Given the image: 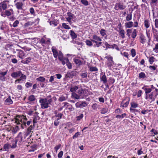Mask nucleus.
Segmentation results:
<instances>
[{"label": "nucleus", "instance_id": "1", "mask_svg": "<svg viewBox=\"0 0 158 158\" xmlns=\"http://www.w3.org/2000/svg\"><path fill=\"white\" fill-rule=\"evenodd\" d=\"M52 102V99H49L48 100L47 98H40L39 102L41 103V107L42 109L47 108L49 106V104H51Z\"/></svg>", "mask_w": 158, "mask_h": 158}, {"label": "nucleus", "instance_id": "2", "mask_svg": "<svg viewBox=\"0 0 158 158\" xmlns=\"http://www.w3.org/2000/svg\"><path fill=\"white\" fill-rule=\"evenodd\" d=\"M127 6L122 2H117L116 3L114 8L116 10H123Z\"/></svg>", "mask_w": 158, "mask_h": 158}, {"label": "nucleus", "instance_id": "3", "mask_svg": "<svg viewBox=\"0 0 158 158\" xmlns=\"http://www.w3.org/2000/svg\"><path fill=\"white\" fill-rule=\"evenodd\" d=\"M105 58L107 59L108 62L106 64L107 66L108 67L109 69H111L112 66L114 64V61H113V57L110 55H108Z\"/></svg>", "mask_w": 158, "mask_h": 158}, {"label": "nucleus", "instance_id": "4", "mask_svg": "<svg viewBox=\"0 0 158 158\" xmlns=\"http://www.w3.org/2000/svg\"><path fill=\"white\" fill-rule=\"evenodd\" d=\"M78 74V73L76 71H69L65 75L66 78H72L74 76H76Z\"/></svg>", "mask_w": 158, "mask_h": 158}, {"label": "nucleus", "instance_id": "5", "mask_svg": "<svg viewBox=\"0 0 158 158\" xmlns=\"http://www.w3.org/2000/svg\"><path fill=\"white\" fill-rule=\"evenodd\" d=\"M77 108H81L85 107L87 106V104L85 102L80 101L77 102L75 104Z\"/></svg>", "mask_w": 158, "mask_h": 158}, {"label": "nucleus", "instance_id": "6", "mask_svg": "<svg viewBox=\"0 0 158 158\" xmlns=\"http://www.w3.org/2000/svg\"><path fill=\"white\" fill-rule=\"evenodd\" d=\"M78 95L80 96V98H84L86 97V95H85L84 90L82 89H80L78 90Z\"/></svg>", "mask_w": 158, "mask_h": 158}, {"label": "nucleus", "instance_id": "7", "mask_svg": "<svg viewBox=\"0 0 158 158\" xmlns=\"http://www.w3.org/2000/svg\"><path fill=\"white\" fill-rule=\"evenodd\" d=\"M23 140L22 134L21 132L19 133L17 137L15 139V142L18 143H20Z\"/></svg>", "mask_w": 158, "mask_h": 158}, {"label": "nucleus", "instance_id": "8", "mask_svg": "<svg viewBox=\"0 0 158 158\" xmlns=\"http://www.w3.org/2000/svg\"><path fill=\"white\" fill-rule=\"evenodd\" d=\"M39 113L38 112H35L33 115V121L34 125L37 123V121L39 120L40 118L38 116Z\"/></svg>", "mask_w": 158, "mask_h": 158}, {"label": "nucleus", "instance_id": "9", "mask_svg": "<svg viewBox=\"0 0 158 158\" xmlns=\"http://www.w3.org/2000/svg\"><path fill=\"white\" fill-rule=\"evenodd\" d=\"M21 74L22 72L19 71L16 72H13L11 74V76L14 78H15L20 77Z\"/></svg>", "mask_w": 158, "mask_h": 158}, {"label": "nucleus", "instance_id": "10", "mask_svg": "<svg viewBox=\"0 0 158 158\" xmlns=\"http://www.w3.org/2000/svg\"><path fill=\"white\" fill-rule=\"evenodd\" d=\"M9 2V1H4L0 3V6L2 7L3 10H5L7 8V3Z\"/></svg>", "mask_w": 158, "mask_h": 158}, {"label": "nucleus", "instance_id": "11", "mask_svg": "<svg viewBox=\"0 0 158 158\" xmlns=\"http://www.w3.org/2000/svg\"><path fill=\"white\" fill-rule=\"evenodd\" d=\"M52 51L53 53V56L54 58H57L58 56V52L56 48L54 47L52 48Z\"/></svg>", "mask_w": 158, "mask_h": 158}, {"label": "nucleus", "instance_id": "12", "mask_svg": "<svg viewBox=\"0 0 158 158\" xmlns=\"http://www.w3.org/2000/svg\"><path fill=\"white\" fill-rule=\"evenodd\" d=\"M139 39H140V42L142 44H144L146 41V39L145 36L143 34H140L139 36Z\"/></svg>", "mask_w": 158, "mask_h": 158}, {"label": "nucleus", "instance_id": "13", "mask_svg": "<svg viewBox=\"0 0 158 158\" xmlns=\"http://www.w3.org/2000/svg\"><path fill=\"white\" fill-rule=\"evenodd\" d=\"M100 81H102L103 83L105 85L107 82V80L106 76L105 75V73H104V75L102 76H100Z\"/></svg>", "mask_w": 158, "mask_h": 158}, {"label": "nucleus", "instance_id": "14", "mask_svg": "<svg viewBox=\"0 0 158 158\" xmlns=\"http://www.w3.org/2000/svg\"><path fill=\"white\" fill-rule=\"evenodd\" d=\"M149 99L151 100L150 103H151L152 102H154L155 100L156 97L154 94V92H152L150 94H149Z\"/></svg>", "mask_w": 158, "mask_h": 158}, {"label": "nucleus", "instance_id": "15", "mask_svg": "<svg viewBox=\"0 0 158 158\" xmlns=\"http://www.w3.org/2000/svg\"><path fill=\"white\" fill-rule=\"evenodd\" d=\"M5 102L6 103V104L7 105H10L12 104L13 103V101L11 99L10 96L5 100Z\"/></svg>", "mask_w": 158, "mask_h": 158}, {"label": "nucleus", "instance_id": "16", "mask_svg": "<svg viewBox=\"0 0 158 158\" xmlns=\"http://www.w3.org/2000/svg\"><path fill=\"white\" fill-rule=\"evenodd\" d=\"M25 54L24 53V52L22 50H20L19 52L18 56L21 59H23L25 56Z\"/></svg>", "mask_w": 158, "mask_h": 158}, {"label": "nucleus", "instance_id": "17", "mask_svg": "<svg viewBox=\"0 0 158 158\" xmlns=\"http://www.w3.org/2000/svg\"><path fill=\"white\" fill-rule=\"evenodd\" d=\"M69 33L71 37L73 40H74L77 37V34L73 30H70Z\"/></svg>", "mask_w": 158, "mask_h": 158}, {"label": "nucleus", "instance_id": "18", "mask_svg": "<svg viewBox=\"0 0 158 158\" xmlns=\"http://www.w3.org/2000/svg\"><path fill=\"white\" fill-rule=\"evenodd\" d=\"M23 5V4L22 2H18L15 4V5L18 9L22 10Z\"/></svg>", "mask_w": 158, "mask_h": 158}, {"label": "nucleus", "instance_id": "19", "mask_svg": "<svg viewBox=\"0 0 158 158\" xmlns=\"http://www.w3.org/2000/svg\"><path fill=\"white\" fill-rule=\"evenodd\" d=\"M31 60V58L30 57H27L25 59V60H22L21 62L23 64H28Z\"/></svg>", "mask_w": 158, "mask_h": 158}, {"label": "nucleus", "instance_id": "20", "mask_svg": "<svg viewBox=\"0 0 158 158\" xmlns=\"http://www.w3.org/2000/svg\"><path fill=\"white\" fill-rule=\"evenodd\" d=\"M119 34L120 35L121 37L123 38L124 39L125 38V31L123 29H119Z\"/></svg>", "mask_w": 158, "mask_h": 158}, {"label": "nucleus", "instance_id": "21", "mask_svg": "<svg viewBox=\"0 0 158 158\" xmlns=\"http://www.w3.org/2000/svg\"><path fill=\"white\" fill-rule=\"evenodd\" d=\"M125 26L127 28H131L133 27V23L131 21L127 22L125 23Z\"/></svg>", "mask_w": 158, "mask_h": 158}, {"label": "nucleus", "instance_id": "22", "mask_svg": "<svg viewBox=\"0 0 158 158\" xmlns=\"http://www.w3.org/2000/svg\"><path fill=\"white\" fill-rule=\"evenodd\" d=\"M34 125H31L27 129V131L26 132L27 135H29L30 133L31 132H32V131H31L34 128Z\"/></svg>", "mask_w": 158, "mask_h": 158}, {"label": "nucleus", "instance_id": "23", "mask_svg": "<svg viewBox=\"0 0 158 158\" xmlns=\"http://www.w3.org/2000/svg\"><path fill=\"white\" fill-rule=\"evenodd\" d=\"M105 45L106 46V49L111 48L114 49L113 44L110 45L108 44L107 42H105Z\"/></svg>", "mask_w": 158, "mask_h": 158}, {"label": "nucleus", "instance_id": "24", "mask_svg": "<svg viewBox=\"0 0 158 158\" xmlns=\"http://www.w3.org/2000/svg\"><path fill=\"white\" fill-rule=\"evenodd\" d=\"M69 60L68 58L67 57H65L64 58H63L62 60H60L62 62V64L63 65H64L65 64H66L67 63L69 62Z\"/></svg>", "mask_w": 158, "mask_h": 158}, {"label": "nucleus", "instance_id": "25", "mask_svg": "<svg viewBox=\"0 0 158 158\" xmlns=\"http://www.w3.org/2000/svg\"><path fill=\"white\" fill-rule=\"evenodd\" d=\"M146 77V74L143 72H141L139 74V79H144Z\"/></svg>", "mask_w": 158, "mask_h": 158}, {"label": "nucleus", "instance_id": "26", "mask_svg": "<svg viewBox=\"0 0 158 158\" xmlns=\"http://www.w3.org/2000/svg\"><path fill=\"white\" fill-rule=\"evenodd\" d=\"M72 97L73 98H74L77 99H78L80 98V96L75 92L72 93Z\"/></svg>", "mask_w": 158, "mask_h": 158}, {"label": "nucleus", "instance_id": "27", "mask_svg": "<svg viewBox=\"0 0 158 158\" xmlns=\"http://www.w3.org/2000/svg\"><path fill=\"white\" fill-rule=\"evenodd\" d=\"M73 60L75 63L77 64L80 65L82 64V62L81 61L78 59H74Z\"/></svg>", "mask_w": 158, "mask_h": 158}, {"label": "nucleus", "instance_id": "28", "mask_svg": "<svg viewBox=\"0 0 158 158\" xmlns=\"http://www.w3.org/2000/svg\"><path fill=\"white\" fill-rule=\"evenodd\" d=\"M137 31L136 29H134L131 34V37L133 39H135L137 36Z\"/></svg>", "mask_w": 158, "mask_h": 158}, {"label": "nucleus", "instance_id": "29", "mask_svg": "<svg viewBox=\"0 0 158 158\" xmlns=\"http://www.w3.org/2000/svg\"><path fill=\"white\" fill-rule=\"evenodd\" d=\"M63 116V114H62L61 113H59L58 114V115H55V116H53L52 117H56V118H57V119H59V120L61 118H62Z\"/></svg>", "mask_w": 158, "mask_h": 158}, {"label": "nucleus", "instance_id": "30", "mask_svg": "<svg viewBox=\"0 0 158 158\" xmlns=\"http://www.w3.org/2000/svg\"><path fill=\"white\" fill-rule=\"evenodd\" d=\"M28 100L30 102H32L35 100V98L34 95H32L28 97Z\"/></svg>", "mask_w": 158, "mask_h": 158}, {"label": "nucleus", "instance_id": "31", "mask_svg": "<svg viewBox=\"0 0 158 158\" xmlns=\"http://www.w3.org/2000/svg\"><path fill=\"white\" fill-rule=\"evenodd\" d=\"M125 99H127V101L123 104V107H127L129 103L130 98H126Z\"/></svg>", "mask_w": 158, "mask_h": 158}, {"label": "nucleus", "instance_id": "32", "mask_svg": "<svg viewBox=\"0 0 158 158\" xmlns=\"http://www.w3.org/2000/svg\"><path fill=\"white\" fill-rule=\"evenodd\" d=\"M132 14L131 12L129 14H127L126 17V20L128 21L131 20L132 19Z\"/></svg>", "mask_w": 158, "mask_h": 158}, {"label": "nucleus", "instance_id": "33", "mask_svg": "<svg viewBox=\"0 0 158 158\" xmlns=\"http://www.w3.org/2000/svg\"><path fill=\"white\" fill-rule=\"evenodd\" d=\"M58 59L59 60H62L63 58V54L61 51H59L58 53Z\"/></svg>", "mask_w": 158, "mask_h": 158}, {"label": "nucleus", "instance_id": "34", "mask_svg": "<svg viewBox=\"0 0 158 158\" xmlns=\"http://www.w3.org/2000/svg\"><path fill=\"white\" fill-rule=\"evenodd\" d=\"M131 108H136L138 106V104L134 102H131Z\"/></svg>", "mask_w": 158, "mask_h": 158}, {"label": "nucleus", "instance_id": "35", "mask_svg": "<svg viewBox=\"0 0 158 158\" xmlns=\"http://www.w3.org/2000/svg\"><path fill=\"white\" fill-rule=\"evenodd\" d=\"M36 80L38 81H40L42 82H43L45 81V79L43 77L40 76L37 78L36 79Z\"/></svg>", "mask_w": 158, "mask_h": 158}, {"label": "nucleus", "instance_id": "36", "mask_svg": "<svg viewBox=\"0 0 158 158\" xmlns=\"http://www.w3.org/2000/svg\"><path fill=\"white\" fill-rule=\"evenodd\" d=\"M99 105L97 103H94L92 106L91 107L94 110H96L98 107Z\"/></svg>", "mask_w": 158, "mask_h": 158}, {"label": "nucleus", "instance_id": "37", "mask_svg": "<svg viewBox=\"0 0 158 158\" xmlns=\"http://www.w3.org/2000/svg\"><path fill=\"white\" fill-rule=\"evenodd\" d=\"M100 33L101 35L104 36L106 35V31L103 29H102L100 31Z\"/></svg>", "mask_w": 158, "mask_h": 158}, {"label": "nucleus", "instance_id": "38", "mask_svg": "<svg viewBox=\"0 0 158 158\" xmlns=\"http://www.w3.org/2000/svg\"><path fill=\"white\" fill-rule=\"evenodd\" d=\"M67 15L69 16V17L71 18V19L75 18V16L74 15L70 12H68L67 13Z\"/></svg>", "mask_w": 158, "mask_h": 158}, {"label": "nucleus", "instance_id": "39", "mask_svg": "<svg viewBox=\"0 0 158 158\" xmlns=\"http://www.w3.org/2000/svg\"><path fill=\"white\" fill-rule=\"evenodd\" d=\"M10 145L8 143H6L4 144L3 146V148L5 151H7L9 148V147Z\"/></svg>", "mask_w": 158, "mask_h": 158}, {"label": "nucleus", "instance_id": "40", "mask_svg": "<svg viewBox=\"0 0 158 158\" xmlns=\"http://www.w3.org/2000/svg\"><path fill=\"white\" fill-rule=\"evenodd\" d=\"M93 39L97 41H101L102 40L97 35H94L93 36Z\"/></svg>", "mask_w": 158, "mask_h": 158}, {"label": "nucleus", "instance_id": "41", "mask_svg": "<svg viewBox=\"0 0 158 158\" xmlns=\"http://www.w3.org/2000/svg\"><path fill=\"white\" fill-rule=\"evenodd\" d=\"M78 89V87L77 86H75L71 88L70 90L71 92H74L76 91Z\"/></svg>", "mask_w": 158, "mask_h": 158}, {"label": "nucleus", "instance_id": "42", "mask_svg": "<svg viewBox=\"0 0 158 158\" xmlns=\"http://www.w3.org/2000/svg\"><path fill=\"white\" fill-rule=\"evenodd\" d=\"M84 116L83 114H81L79 115L78 116L76 117L77 121H79L82 119Z\"/></svg>", "mask_w": 158, "mask_h": 158}, {"label": "nucleus", "instance_id": "43", "mask_svg": "<svg viewBox=\"0 0 158 158\" xmlns=\"http://www.w3.org/2000/svg\"><path fill=\"white\" fill-rule=\"evenodd\" d=\"M81 2L85 6H87L89 5L88 2L86 0H81Z\"/></svg>", "mask_w": 158, "mask_h": 158}, {"label": "nucleus", "instance_id": "44", "mask_svg": "<svg viewBox=\"0 0 158 158\" xmlns=\"http://www.w3.org/2000/svg\"><path fill=\"white\" fill-rule=\"evenodd\" d=\"M149 22L148 20H145L144 21V25L146 28H148L149 27Z\"/></svg>", "mask_w": 158, "mask_h": 158}, {"label": "nucleus", "instance_id": "45", "mask_svg": "<svg viewBox=\"0 0 158 158\" xmlns=\"http://www.w3.org/2000/svg\"><path fill=\"white\" fill-rule=\"evenodd\" d=\"M62 26L65 29H69L71 28L68 25H67L66 23H63L62 24Z\"/></svg>", "mask_w": 158, "mask_h": 158}, {"label": "nucleus", "instance_id": "46", "mask_svg": "<svg viewBox=\"0 0 158 158\" xmlns=\"http://www.w3.org/2000/svg\"><path fill=\"white\" fill-rule=\"evenodd\" d=\"M107 112V110L105 108H103L101 110V114H105Z\"/></svg>", "mask_w": 158, "mask_h": 158}, {"label": "nucleus", "instance_id": "47", "mask_svg": "<svg viewBox=\"0 0 158 158\" xmlns=\"http://www.w3.org/2000/svg\"><path fill=\"white\" fill-rule=\"evenodd\" d=\"M98 70V69L96 67H90L89 68V71L91 72L96 71Z\"/></svg>", "mask_w": 158, "mask_h": 158}, {"label": "nucleus", "instance_id": "48", "mask_svg": "<svg viewBox=\"0 0 158 158\" xmlns=\"http://www.w3.org/2000/svg\"><path fill=\"white\" fill-rule=\"evenodd\" d=\"M146 94H148L150 93L152 91V89L151 88H146L144 89Z\"/></svg>", "mask_w": 158, "mask_h": 158}, {"label": "nucleus", "instance_id": "49", "mask_svg": "<svg viewBox=\"0 0 158 158\" xmlns=\"http://www.w3.org/2000/svg\"><path fill=\"white\" fill-rule=\"evenodd\" d=\"M130 110L131 112L134 113L135 114H136L135 113V112H139L138 110L135 109H132L131 108V107H130Z\"/></svg>", "mask_w": 158, "mask_h": 158}, {"label": "nucleus", "instance_id": "50", "mask_svg": "<svg viewBox=\"0 0 158 158\" xmlns=\"http://www.w3.org/2000/svg\"><path fill=\"white\" fill-rule=\"evenodd\" d=\"M50 24L51 25H53L54 26H56L57 24V23L55 21H50Z\"/></svg>", "mask_w": 158, "mask_h": 158}, {"label": "nucleus", "instance_id": "51", "mask_svg": "<svg viewBox=\"0 0 158 158\" xmlns=\"http://www.w3.org/2000/svg\"><path fill=\"white\" fill-rule=\"evenodd\" d=\"M21 77L19 79L20 81L23 80H25L26 78V77L25 75H24L22 73V74L21 75Z\"/></svg>", "mask_w": 158, "mask_h": 158}, {"label": "nucleus", "instance_id": "52", "mask_svg": "<svg viewBox=\"0 0 158 158\" xmlns=\"http://www.w3.org/2000/svg\"><path fill=\"white\" fill-rule=\"evenodd\" d=\"M131 52L132 56V57H134L135 55V53H136L135 50L134 48H132L131 50Z\"/></svg>", "mask_w": 158, "mask_h": 158}, {"label": "nucleus", "instance_id": "53", "mask_svg": "<svg viewBox=\"0 0 158 158\" xmlns=\"http://www.w3.org/2000/svg\"><path fill=\"white\" fill-rule=\"evenodd\" d=\"M85 43L87 45L89 46H91L92 45V43L91 41L89 40H86L85 41Z\"/></svg>", "mask_w": 158, "mask_h": 158}, {"label": "nucleus", "instance_id": "54", "mask_svg": "<svg viewBox=\"0 0 158 158\" xmlns=\"http://www.w3.org/2000/svg\"><path fill=\"white\" fill-rule=\"evenodd\" d=\"M19 23V22L18 20H16L13 23V27H15L17 26L18 25Z\"/></svg>", "mask_w": 158, "mask_h": 158}, {"label": "nucleus", "instance_id": "55", "mask_svg": "<svg viewBox=\"0 0 158 158\" xmlns=\"http://www.w3.org/2000/svg\"><path fill=\"white\" fill-rule=\"evenodd\" d=\"M60 123V122L59 121V119H56L54 121V124L55 126H57L59 125Z\"/></svg>", "mask_w": 158, "mask_h": 158}, {"label": "nucleus", "instance_id": "56", "mask_svg": "<svg viewBox=\"0 0 158 158\" xmlns=\"http://www.w3.org/2000/svg\"><path fill=\"white\" fill-rule=\"evenodd\" d=\"M154 58L153 56L150 57L149 59V61L151 64H153V63L154 62Z\"/></svg>", "mask_w": 158, "mask_h": 158}, {"label": "nucleus", "instance_id": "57", "mask_svg": "<svg viewBox=\"0 0 158 158\" xmlns=\"http://www.w3.org/2000/svg\"><path fill=\"white\" fill-rule=\"evenodd\" d=\"M66 100V98L64 96L61 97L58 99V101L59 102H62L63 101H65Z\"/></svg>", "mask_w": 158, "mask_h": 158}, {"label": "nucleus", "instance_id": "58", "mask_svg": "<svg viewBox=\"0 0 158 158\" xmlns=\"http://www.w3.org/2000/svg\"><path fill=\"white\" fill-rule=\"evenodd\" d=\"M82 78H85L87 77V73H81L80 74Z\"/></svg>", "mask_w": 158, "mask_h": 158}, {"label": "nucleus", "instance_id": "59", "mask_svg": "<svg viewBox=\"0 0 158 158\" xmlns=\"http://www.w3.org/2000/svg\"><path fill=\"white\" fill-rule=\"evenodd\" d=\"M5 13L6 15L8 16H10L11 14V12L8 10H6Z\"/></svg>", "mask_w": 158, "mask_h": 158}, {"label": "nucleus", "instance_id": "60", "mask_svg": "<svg viewBox=\"0 0 158 158\" xmlns=\"http://www.w3.org/2000/svg\"><path fill=\"white\" fill-rule=\"evenodd\" d=\"M66 65H67L68 68V69H71L72 68V64L71 63L69 62H69H67L66 63Z\"/></svg>", "mask_w": 158, "mask_h": 158}, {"label": "nucleus", "instance_id": "61", "mask_svg": "<svg viewBox=\"0 0 158 158\" xmlns=\"http://www.w3.org/2000/svg\"><path fill=\"white\" fill-rule=\"evenodd\" d=\"M79 135H80V133L79 132H78L76 133L73 136V139H74L75 138L78 137V136Z\"/></svg>", "mask_w": 158, "mask_h": 158}, {"label": "nucleus", "instance_id": "62", "mask_svg": "<svg viewBox=\"0 0 158 158\" xmlns=\"http://www.w3.org/2000/svg\"><path fill=\"white\" fill-rule=\"evenodd\" d=\"M61 146V145L60 144H59L55 147L54 149L55 150L56 152H57V150L60 148Z\"/></svg>", "mask_w": 158, "mask_h": 158}, {"label": "nucleus", "instance_id": "63", "mask_svg": "<svg viewBox=\"0 0 158 158\" xmlns=\"http://www.w3.org/2000/svg\"><path fill=\"white\" fill-rule=\"evenodd\" d=\"M158 49V43L156 44V45L155 47L153 48V50L154 51L157 52V50Z\"/></svg>", "mask_w": 158, "mask_h": 158}, {"label": "nucleus", "instance_id": "64", "mask_svg": "<svg viewBox=\"0 0 158 158\" xmlns=\"http://www.w3.org/2000/svg\"><path fill=\"white\" fill-rule=\"evenodd\" d=\"M155 25L156 28H158V19H156L155 20Z\"/></svg>", "mask_w": 158, "mask_h": 158}]
</instances>
